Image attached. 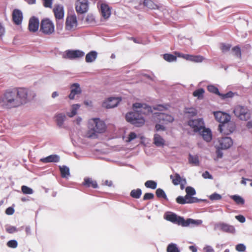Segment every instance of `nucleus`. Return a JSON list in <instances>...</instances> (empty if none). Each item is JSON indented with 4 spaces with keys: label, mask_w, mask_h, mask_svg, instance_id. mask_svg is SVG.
Listing matches in <instances>:
<instances>
[{
    "label": "nucleus",
    "mask_w": 252,
    "mask_h": 252,
    "mask_svg": "<svg viewBox=\"0 0 252 252\" xmlns=\"http://www.w3.org/2000/svg\"><path fill=\"white\" fill-rule=\"evenodd\" d=\"M16 98L18 99V103L15 106H20L21 105L25 104L34 99L36 94L34 92H29L28 90L26 88H15Z\"/></svg>",
    "instance_id": "nucleus-7"
},
{
    "label": "nucleus",
    "mask_w": 252,
    "mask_h": 252,
    "mask_svg": "<svg viewBox=\"0 0 252 252\" xmlns=\"http://www.w3.org/2000/svg\"><path fill=\"white\" fill-rule=\"evenodd\" d=\"M106 128V125L103 120L99 117L93 118L88 123V137L96 138L98 134L104 133Z\"/></svg>",
    "instance_id": "nucleus-3"
},
{
    "label": "nucleus",
    "mask_w": 252,
    "mask_h": 252,
    "mask_svg": "<svg viewBox=\"0 0 252 252\" xmlns=\"http://www.w3.org/2000/svg\"><path fill=\"white\" fill-rule=\"evenodd\" d=\"M77 13L86 14L89 9L88 0H77L75 3Z\"/></svg>",
    "instance_id": "nucleus-19"
},
{
    "label": "nucleus",
    "mask_w": 252,
    "mask_h": 252,
    "mask_svg": "<svg viewBox=\"0 0 252 252\" xmlns=\"http://www.w3.org/2000/svg\"><path fill=\"white\" fill-rule=\"evenodd\" d=\"M215 148H216V157L214 158V159L215 161H217L219 159L223 158L224 154L222 151L224 150V149L218 145H215Z\"/></svg>",
    "instance_id": "nucleus-46"
},
{
    "label": "nucleus",
    "mask_w": 252,
    "mask_h": 252,
    "mask_svg": "<svg viewBox=\"0 0 252 252\" xmlns=\"http://www.w3.org/2000/svg\"><path fill=\"white\" fill-rule=\"evenodd\" d=\"M215 229H219L223 232L235 234L236 233V229L234 226L230 225L223 221H220L216 223L214 226Z\"/></svg>",
    "instance_id": "nucleus-17"
},
{
    "label": "nucleus",
    "mask_w": 252,
    "mask_h": 252,
    "mask_svg": "<svg viewBox=\"0 0 252 252\" xmlns=\"http://www.w3.org/2000/svg\"><path fill=\"white\" fill-rule=\"evenodd\" d=\"M230 199L233 200L237 205L242 206L245 203L244 197L239 194L229 195Z\"/></svg>",
    "instance_id": "nucleus-38"
},
{
    "label": "nucleus",
    "mask_w": 252,
    "mask_h": 252,
    "mask_svg": "<svg viewBox=\"0 0 252 252\" xmlns=\"http://www.w3.org/2000/svg\"><path fill=\"white\" fill-rule=\"evenodd\" d=\"M202 177L205 179H213V175L208 170L205 171L202 174Z\"/></svg>",
    "instance_id": "nucleus-63"
},
{
    "label": "nucleus",
    "mask_w": 252,
    "mask_h": 252,
    "mask_svg": "<svg viewBox=\"0 0 252 252\" xmlns=\"http://www.w3.org/2000/svg\"><path fill=\"white\" fill-rule=\"evenodd\" d=\"M140 136V134H137L134 131H131L127 135L125 140V142L127 143H129L133 140L139 138Z\"/></svg>",
    "instance_id": "nucleus-48"
},
{
    "label": "nucleus",
    "mask_w": 252,
    "mask_h": 252,
    "mask_svg": "<svg viewBox=\"0 0 252 252\" xmlns=\"http://www.w3.org/2000/svg\"><path fill=\"white\" fill-rule=\"evenodd\" d=\"M15 204H13L11 206L7 207L5 211V213L8 216L12 215L15 212Z\"/></svg>",
    "instance_id": "nucleus-60"
},
{
    "label": "nucleus",
    "mask_w": 252,
    "mask_h": 252,
    "mask_svg": "<svg viewBox=\"0 0 252 252\" xmlns=\"http://www.w3.org/2000/svg\"><path fill=\"white\" fill-rule=\"evenodd\" d=\"M213 114L215 120L219 123L218 126L219 129L222 131L224 122H227L231 119V115L229 113L222 111H215L213 112Z\"/></svg>",
    "instance_id": "nucleus-12"
},
{
    "label": "nucleus",
    "mask_w": 252,
    "mask_h": 252,
    "mask_svg": "<svg viewBox=\"0 0 252 252\" xmlns=\"http://www.w3.org/2000/svg\"><path fill=\"white\" fill-rule=\"evenodd\" d=\"M188 159L189 163L192 166H198L200 165L199 157L197 155H193L189 153L188 155Z\"/></svg>",
    "instance_id": "nucleus-35"
},
{
    "label": "nucleus",
    "mask_w": 252,
    "mask_h": 252,
    "mask_svg": "<svg viewBox=\"0 0 252 252\" xmlns=\"http://www.w3.org/2000/svg\"><path fill=\"white\" fill-rule=\"evenodd\" d=\"M82 90L80 85L77 82L73 83L70 86V92L68 95L70 100H73L76 95H79L82 94Z\"/></svg>",
    "instance_id": "nucleus-24"
},
{
    "label": "nucleus",
    "mask_w": 252,
    "mask_h": 252,
    "mask_svg": "<svg viewBox=\"0 0 252 252\" xmlns=\"http://www.w3.org/2000/svg\"><path fill=\"white\" fill-rule=\"evenodd\" d=\"M151 73L152 75H150L145 73H142L141 75L150 81L156 82L157 80V77L152 72H151Z\"/></svg>",
    "instance_id": "nucleus-59"
},
{
    "label": "nucleus",
    "mask_w": 252,
    "mask_h": 252,
    "mask_svg": "<svg viewBox=\"0 0 252 252\" xmlns=\"http://www.w3.org/2000/svg\"><path fill=\"white\" fill-rule=\"evenodd\" d=\"M233 112L241 120L247 121L246 124L247 128H252V120L248 121L251 118V111L247 107L238 105L234 108Z\"/></svg>",
    "instance_id": "nucleus-6"
},
{
    "label": "nucleus",
    "mask_w": 252,
    "mask_h": 252,
    "mask_svg": "<svg viewBox=\"0 0 252 252\" xmlns=\"http://www.w3.org/2000/svg\"><path fill=\"white\" fill-rule=\"evenodd\" d=\"M60 157L57 154H52L46 157H43L39 159V161L44 163L54 162L57 163L60 161Z\"/></svg>",
    "instance_id": "nucleus-28"
},
{
    "label": "nucleus",
    "mask_w": 252,
    "mask_h": 252,
    "mask_svg": "<svg viewBox=\"0 0 252 252\" xmlns=\"http://www.w3.org/2000/svg\"><path fill=\"white\" fill-rule=\"evenodd\" d=\"M39 19L35 16H32L29 19L28 30L30 32L35 33L38 31Z\"/></svg>",
    "instance_id": "nucleus-23"
},
{
    "label": "nucleus",
    "mask_w": 252,
    "mask_h": 252,
    "mask_svg": "<svg viewBox=\"0 0 252 252\" xmlns=\"http://www.w3.org/2000/svg\"><path fill=\"white\" fill-rule=\"evenodd\" d=\"M232 44L230 43L221 42L220 43V48L222 53H225L231 51Z\"/></svg>",
    "instance_id": "nucleus-47"
},
{
    "label": "nucleus",
    "mask_w": 252,
    "mask_h": 252,
    "mask_svg": "<svg viewBox=\"0 0 252 252\" xmlns=\"http://www.w3.org/2000/svg\"><path fill=\"white\" fill-rule=\"evenodd\" d=\"M219 146L224 149L227 150L230 149L234 144L233 139L228 136L218 138Z\"/></svg>",
    "instance_id": "nucleus-20"
},
{
    "label": "nucleus",
    "mask_w": 252,
    "mask_h": 252,
    "mask_svg": "<svg viewBox=\"0 0 252 252\" xmlns=\"http://www.w3.org/2000/svg\"><path fill=\"white\" fill-rule=\"evenodd\" d=\"M181 175L178 173H176L174 175H170V178L172 180V183L175 186L179 185L180 184Z\"/></svg>",
    "instance_id": "nucleus-51"
},
{
    "label": "nucleus",
    "mask_w": 252,
    "mask_h": 252,
    "mask_svg": "<svg viewBox=\"0 0 252 252\" xmlns=\"http://www.w3.org/2000/svg\"><path fill=\"white\" fill-rule=\"evenodd\" d=\"M56 30L58 34H60L61 32L63 29V20H56Z\"/></svg>",
    "instance_id": "nucleus-55"
},
{
    "label": "nucleus",
    "mask_w": 252,
    "mask_h": 252,
    "mask_svg": "<svg viewBox=\"0 0 252 252\" xmlns=\"http://www.w3.org/2000/svg\"><path fill=\"white\" fill-rule=\"evenodd\" d=\"M155 198V195L153 192H146L144 194L142 200L146 201L148 200H153Z\"/></svg>",
    "instance_id": "nucleus-57"
},
{
    "label": "nucleus",
    "mask_w": 252,
    "mask_h": 252,
    "mask_svg": "<svg viewBox=\"0 0 252 252\" xmlns=\"http://www.w3.org/2000/svg\"><path fill=\"white\" fill-rule=\"evenodd\" d=\"M133 105L135 109L141 111V114L143 116H147L150 114L153 115V113H155L153 112V107L146 103L135 102Z\"/></svg>",
    "instance_id": "nucleus-16"
},
{
    "label": "nucleus",
    "mask_w": 252,
    "mask_h": 252,
    "mask_svg": "<svg viewBox=\"0 0 252 252\" xmlns=\"http://www.w3.org/2000/svg\"><path fill=\"white\" fill-rule=\"evenodd\" d=\"M53 1L54 0H42L43 5L45 8H51Z\"/></svg>",
    "instance_id": "nucleus-62"
},
{
    "label": "nucleus",
    "mask_w": 252,
    "mask_h": 252,
    "mask_svg": "<svg viewBox=\"0 0 252 252\" xmlns=\"http://www.w3.org/2000/svg\"><path fill=\"white\" fill-rule=\"evenodd\" d=\"M163 218L173 224L181 226L183 227L194 228L202 224L203 221L199 219L192 218L185 219L184 217L178 215L176 213L167 211L164 213Z\"/></svg>",
    "instance_id": "nucleus-1"
},
{
    "label": "nucleus",
    "mask_w": 252,
    "mask_h": 252,
    "mask_svg": "<svg viewBox=\"0 0 252 252\" xmlns=\"http://www.w3.org/2000/svg\"><path fill=\"white\" fill-rule=\"evenodd\" d=\"M199 136H200L203 140L207 142H210L213 139V133L210 127H203L202 130H200L199 132L196 133Z\"/></svg>",
    "instance_id": "nucleus-21"
},
{
    "label": "nucleus",
    "mask_w": 252,
    "mask_h": 252,
    "mask_svg": "<svg viewBox=\"0 0 252 252\" xmlns=\"http://www.w3.org/2000/svg\"><path fill=\"white\" fill-rule=\"evenodd\" d=\"M184 113L186 114H188V118L189 119L197 115V110L195 108L193 107H185Z\"/></svg>",
    "instance_id": "nucleus-42"
},
{
    "label": "nucleus",
    "mask_w": 252,
    "mask_h": 252,
    "mask_svg": "<svg viewBox=\"0 0 252 252\" xmlns=\"http://www.w3.org/2000/svg\"><path fill=\"white\" fill-rule=\"evenodd\" d=\"M39 32L44 35H51L55 32V25L53 21L49 18L41 19Z\"/></svg>",
    "instance_id": "nucleus-8"
},
{
    "label": "nucleus",
    "mask_w": 252,
    "mask_h": 252,
    "mask_svg": "<svg viewBox=\"0 0 252 252\" xmlns=\"http://www.w3.org/2000/svg\"><path fill=\"white\" fill-rule=\"evenodd\" d=\"M6 246L10 248L15 249L18 246V241L15 239H12L8 241L6 243Z\"/></svg>",
    "instance_id": "nucleus-56"
},
{
    "label": "nucleus",
    "mask_w": 252,
    "mask_h": 252,
    "mask_svg": "<svg viewBox=\"0 0 252 252\" xmlns=\"http://www.w3.org/2000/svg\"><path fill=\"white\" fill-rule=\"evenodd\" d=\"M85 55V52L80 49H67L63 53L62 57L69 60H77L83 58Z\"/></svg>",
    "instance_id": "nucleus-11"
},
{
    "label": "nucleus",
    "mask_w": 252,
    "mask_h": 252,
    "mask_svg": "<svg viewBox=\"0 0 252 252\" xmlns=\"http://www.w3.org/2000/svg\"><path fill=\"white\" fill-rule=\"evenodd\" d=\"M205 93V89L203 88H200L193 92L192 95L194 97H197L198 99L201 100L204 98Z\"/></svg>",
    "instance_id": "nucleus-41"
},
{
    "label": "nucleus",
    "mask_w": 252,
    "mask_h": 252,
    "mask_svg": "<svg viewBox=\"0 0 252 252\" xmlns=\"http://www.w3.org/2000/svg\"><path fill=\"white\" fill-rule=\"evenodd\" d=\"M185 191L186 196L192 202L196 198L195 196H194L196 194L195 189L191 186H188L185 188Z\"/></svg>",
    "instance_id": "nucleus-32"
},
{
    "label": "nucleus",
    "mask_w": 252,
    "mask_h": 252,
    "mask_svg": "<svg viewBox=\"0 0 252 252\" xmlns=\"http://www.w3.org/2000/svg\"><path fill=\"white\" fill-rule=\"evenodd\" d=\"M174 53L175 54L176 56H177V59L178 58H183L187 61L195 63H202L205 59L204 56L200 55L184 54L182 52L177 51H174Z\"/></svg>",
    "instance_id": "nucleus-10"
},
{
    "label": "nucleus",
    "mask_w": 252,
    "mask_h": 252,
    "mask_svg": "<svg viewBox=\"0 0 252 252\" xmlns=\"http://www.w3.org/2000/svg\"><path fill=\"white\" fill-rule=\"evenodd\" d=\"M155 194L156 196L159 199L165 201L167 202H169V200L167 197V195L163 189L160 188L157 189L155 191Z\"/></svg>",
    "instance_id": "nucleus-36"
},
{
    "label": "nucleus",
    "mask_w": 252,
    "mask_h": 252,
    "mask_svg": "<svg viewBox=\"0 0 252 252\" xmlns=\"http://www.w3.org/2000/svg\"><path fill=\"white\" fill-rule=\"evenodd\" d=\"M6 232L9 234H13L17 232V227L13 225H8L6 228Z\"/></svg>",
    "instance_id": "nucleus-61"
},
{
    "label": "nucleus",
    "mask_w": 252,
    "mask_h": 252,
    "mask_svg": "<svg viewBox=\"0 0 252 252\" xmlns=\"http://www.w3.org/2000/svg\"><path fill=\"white\" fill-rule=\"evenodd\" d=\"M152 121L155 123L154 131L158 132L166 131L165 125L172 123L175 118L172 115L164 112H155L153 113Z\"/></svg>",
    "instance_id": "nucleus-2"
},
{
    "label": "nucleus",
    "mask_w": 252,
    "mask_h": 252,
    "mask_svg": "<svg viewBox=\"0 0 252 252\" xmlns=\"http://www.w3.org/2000/svg\"><path fill=\"white\" fill-rule=\"evenodd\" d=\"M82 186L87 188H92L94 189H97L99 187L97 181L93 180L92 178L89 177H85L84 178Z\"/></svg>",
    "instance_id": "nucleus-27"
},
{
    "label": "nucleus",
    "mask_w": 252,
    "mask_h": 252,
    "mask_svg": "<svg viewBox=\"0 0 252 252\" xmlns=\"http://www.w3.org/2000/svg\"><path fill=\"white\" fill-rule=\"evenodd\" d=\"M246 248V246L243 243H239L235 246V249L238 252H245Z\"/></svg>",
    "instance_id": "nucleus-58"
},
{
    "label": "nucleus",
    "mask_w": 252,
    "mask_h": 252,
    "mask_svg": "<svg viewBox=\"0 0 252 252\" xmlns=\"http://www.w3.org/2000/svg\"><path fill=\"white\" fill-rule=\"evenodd\" d=\"M231 54L237 59H242V49L240 45L238 44L232 47Z\"/></svg>",
    "instance_id": "nucleus-37"
},
{
    "label": "nucleus",
    "mask_w": 252,
    "mask_h": 252,
    "mask_svg": "<svg viewBox=\"0 0 252 252\" xmlns=\"http://www.w3.org/2000/svg\"><path fill=\"white\" fill-rule=\"evenodd\" d=\"M53 12L56 20H63L64 10L63 5L60 4H55L53 8Z\"/></svg>",
    "instance_id": "nucleus-26"
},
{
    "label": "nucleus",
    "mask_w": 252,
    "mask_h": 252,
    "mask_svg": "<svg viewBox=\"0 0 252 252\" xmlns=\"http://www.w3.org/2000/svg\"><path fill=\"white\" fill-rule=\"evenodd\" d=\"M171 107V104L170 102L157 103L153 106L154 110L158 111V112H162L168 110Z\"/></svg>",
    "instance_id": "nucleus-31"
},
{
    "label": "nucleus",
    "mask_w": 252,
    "mask_h": 252,
    "mask_svg": "<svg viewBox=\"0 0 252 252\" xmlns=\"http://www.w3.org/2000/svg\"><path fill=\"white\" fill-rule=\"evenodd\" d=\"M166 252H181V250L177 244L172 242L167 245Z\"/></svg>",
    "instance_id": "nucleus-43"
},
{
    "label": "nucleus",
    "mask_w": 252,
    "mask_h": 252,
    "mask_svg": "<svg viewBox=\"0 0 252 252\" xmlns=\"http://www.w3.org/2000/svg\"><path fill=\"white\" fill-rule=\"evenodd\" d=\"M98 53L95 50L89 52L85 56V61L87 63H92L97 59Z\"/></svg>",
    "instance_id": "nucleus-34"
},
{
    "label": "nucleus",
    "mask_w": 252,
    "mask_h": 252,
    "mask_svg": "<svg viewBox=\"0 0 252 252\" xmlns=\"http://www.w3.org/2000/svg\"><path fill=\"white\" fill-rule=\"evenodd\" d=\"M85 22L89 24H96V21L94 14L92 13H88L85 18Z\"/></svg>",
    "instance_id": "nucleus-49"
},
{
    "label": "nucleus",
    "mask_w": 252,
    "mask_h": 252,
    "mask_svg": "<svg viewBox=\"0 0 252 252\" xmlns=\"http://www.w3.org/2000/svg\"><path fill=\"white\" fill-rule=\"evenodd\" d=\"M207 89L208 92L216 95L219 96L220 92L219 88L214 84H209L207 86Z\"/></svg>",
    "instance_id": "nucleus-50"
},
{
    "label": "nucleus",
    "mask_w": 252,
    "mask_h": 252,
    "mask_svg": "<svg viewBox=\"0 0 252 252\" xmlns=\"http://www.w3.org/2000/svg\"><path fill=\"white\" fill-rule=\"evenodd\" d=\"M235 95V93L232 91H229L226 93H222L220 92L219 97L222 100H226L227 98H232Z\"/></svg>",
    "instance_id": "nucleus-52"
},
{
    "label": "nucleus",
    "mask_w": 252,
    "mask_h": 252,
    "mask_svg": "<svg viewBox=\"0 0 252 252\" xmlns=\"http://www.w3.org/2000/svg\"><path fill=\"white\" fill-rule=\"evenodd\" d=\"M55 121L59 127H62L66 120V117L63 113H57L54 116Z\"/></svg>",
    "instance_id": "nucleus-30"
},
{
    "label": "nucleus",
    "mask_w": 252,
    "mask_h": 252,
    "mask_svg": "<svg viewBox=\"0 0 252 252\" xmlns=\"http://www.w3.org/2000/svg\"><path fill=\"white\" fill-rule=\"evenodd\" d=\"M21 191L24 194H32L34 192V190L32 188L26 185L21 186Z\"/></svg>",
    "instance_id": "nucleus-54"
},
{
    "label": "nucleus",
    "mask_w": 252,
    "mask_h": 252,
    "mask_svg": "<svg viewBox=\"0 0 252 252\" xmlns=\"http://www.w3.org/2000/svg\"><path fill=\"white\" fill-rule=\"evenodd\" d=\"M235 218L240 223H243L246 221V217L241 214H239L235 216Z\"/></svg>",
    "instance_id": "nucleus-64"
},
{
    "label": "nucleus",
    "mask_w": 252,
    "mask_h": 252,
    "mask_svg": "<svg viewBox=\"0 0 252 252\" xmlns=\"http://www.w3.org/2000/svg\"><path fill=\"white\" fill-rule=\"evenodd\" d=\"M145 6L150 9H157L160 11L166 10L165 6L158 0H146Z\"/></svg>",
    "instance_id": "nucleus-22"
},
{
    "label": "nucleus",
    "mask_w": 252,
    "mask_h": 252,
    "mask_svg": "<svg viewBox=\"0 0 252 252\" xmlns=\"http://www.w3.org/2000/svg\"><path fill=\"white\" fill-rule=\"evenodd\" d=\"M125 119L127 123L137 127L142 126L146 122V119L141 114V111L135 109L133 104L131 110L126 114Z\"/></svg>",
    "instance_id": "nucleus-4"
},
{
    "label": "nucleus",
    "mask_w": 252,
    "mask_h": 252,
    "mask_svg": "<svg viewBox=\"0 0 252 252\" xmlns=\"http://www.w3.org/2000/svg\"><path fill=\"white\" fill-rule=\"evenodd\" d=\"M227 122H224V126H222V131L219 129V127H218V131L222 134L223 136H228L232 134L236 130V125L235 122L231 120Z\"/></svg>",
    "instance_id": "nucleus-15"
},
{
    "label": "nucleus",
    "mask_w": 252,
    "mask_h": 252,
    "mask_svg": "<svg viewBox=\"0 0 252 252\" xmlns=\"http://www.w3.org/2000/svg\"><path fill=\"white\" fill-rule=\"evenodd\" d=\"M23 19V14L22 11L18 9L15 8L12 12V21L16 26H20L22 24Z\"/></svg>",
    "instance_id": "nucleus-25"
},
{
    "label": "nucleus",
    "mask_w": 252,
    "mask_h": 252,
    "mask_svg": "<svg viewBox=\"0 0 252 252\" xmlns=\"http://www.w3.org/2000/svg\"><path fill=\"white\" fill-rule=\"evenodd\" d=\"M188 125L191 128L193 133L192 135L196 134L200 130L205 127V124L203 118H190L188 121Z\"/></svg>",
    "instance_id": "nucleus-9"
},
{
    "label": "nucleus",
    "mask_w": 252,
    "mask_h": 252,
    "mask_svg": "<svg viewBox=\"0 0 252 252\" xmlns=\"http://www.w3.org/2000/svg\"><path fill=\"white\" fill-rule=\"evenodd\" d=\"M59 168L63 178L68 179L70 177V168L66 165H59Z\"/></svg>",
    "instance_id": "nucleus-33"
},
{
    "label": "nucleus",
    "mask_w": 252,
    "mask_h": 252,
    "mask_svg": "<svg viewBox=\"0 0 252 252\" xmlns=\"http://www.w3.org/2000/svg\"><path fill=\"white\" fill-rule=\"evenodd\" d=\"M153 141V144L157 147H164L165 146V140L157 133L154 134Z\"/></svg>",
    "instance_id": "nucleus-29"
},
{
    "label": "nucleus",
    "mask_w": 252,
    "mask_h": 252,
    "mask_svg": "<svg viewBox=\"0 0 252 252\" xmlns=\"http://www.w3.org/2000/svg\"><path fill=\"white\" fill-rule=\"evenodd\" d=\"M16 93H18L17 92ZM0 99V102L2 103V105L6 108L10 109L19 106H15L18 103L15 88L6 90Z\"/></svg>",
    "instance_id": "nucleus-5"
},
{
    "label": "nucleus",
    "mask_w": 252,
    "mask_h": 252,
    "mask_svg": "<svg viewBox=\"0 0 252 252\" xmlns=\"http://www.w3.org/2000/svg\"><path fill=\"white\" fill-rule=\"evenodd\" d=\"M163 59L168 63L176 62L177 61V56L175 54L173 53H166L162 55Z\"/></svg>",
    "instance_id": "nucleus-39"
},
{
    "label": "nucleus",
    "mask_w": 252,
    "mask_h": 252,
    "mask_svg": "<svg viewBox=\"0 0 252 252\" xmlns=\"http://www.w3.org/2000/svg\"><path fill=\"white\" fill-rule=\"evenodd\" d=\"M176 202L180 205H185L186 204H192L191 201L186 195H179L175 199Z\"/></svg>",
    "instance_id": "nucleus-40"
},
{
    "label": "nucleus",
    "mask_w": 252,
    "mask_h": 252,
    "mask_svg": "<svg viewBox=\"0 0 252 252\" xmlns=\"http://www.w3.org/2000/svg\"><path fill=\"white\" fill-rule=\"evenodd\" d=\"M208 198L211 201H214L221 200L222 198V196L220 194L218 193L217 192H214L209 195Z\"/></svg>",
    "instance_id": "nucleus-53"
},
{
    "label": "nucleus",
    "mask_w": 252,
    "mask_h": 252,
    "mask_svg": "<svg viewBox=\"0 0 252 252\" xmlns=\"http://www.w3.org/2000/svg\"><path fill=\"white\" fill-rule=\"evenodd\" d=\"M144 186L147 189H157L158 182L153 180H147L145 182Z\"/></svg>",
    "instance_id": "nucleus-45"
},
{
    "label": "nucleus",
    "mask_w": 252,
    "mask_h": 252,
    "mask_svg": "<svg viewBox=\"0 0 252 252\" xmlns=\"http://www.w3.org/2000/svg\"><path fill=\"white\" fill-rule=\"evenodd\" d=\"M142 194V189L140 188H137L136 189H132L130 192L129 195L133 198L139 199L141 197Z\"/></svg>",
    "instance_id": "nucleus-44"
},
{
    "label": "nucleus",
    "mask_w": 252,
    "mask_h": 252,
    "mask_svg": "<svg viewBox=\"0 0 252 252\" xmlns=\"http://www.w3.org/2000/svg\"><path fill=\"white\" fill-rule=\"evenodd\" d=\"M77 26V16L73 11L72 14H69L68 13L67 15L65 23V29L66 31H71L74 26L76 27Z\"/></svg>",
    "instance_id": "nucleus-18"
},
{
    "label": "nucleus",
    "mask_w": 252,
    "mask_h": 252,
    "mask_svg": "<svg viewBox=\"0 0 252 252\" xmlns=\"http://www.w3.org/2000/svg\"><path fill=\"white\" fill-rule=\"evenodd\" d=\"M97 6L101 16L100 22L107 21L111 15L112 7L106 2H102L100 5L98 3Z\"/></svg>",
    "instance_id": "nucleus-14"
},
{
    "label": "nucleus",
    "mask_w": 252,
    "mask_h": 252,
    "mask_svg": "<svg viewBox=\"0 0 252 252\" xmlns=\"http://www.w3.org/2000/svg\"><path fill=\"white\" fill-rule=\"evenodd\" d=\"M122 101V96L111 95L103 101L101 106L106 109H112L117 107Z\"/></svg>",
    "instance_id": "nucleus-13"
}]
</instances>
